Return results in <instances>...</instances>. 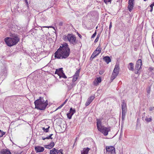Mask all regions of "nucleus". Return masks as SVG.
I'll list each match as a JSON object with an SVG mask.
<instances>
[{
    "label": "nucleus",
    "mask_w": 154,
    "mask_h": 154,
    "mask_svg": "<svg viewBox=\"0 0 154 154\" xmlns=\"http://www.w3.org/2000/svg\"><path fill=\"white\" fill-rule=\"evenodd\" d=\"M95 97L94 96H91L89 97L87 101L86 102L85 105L86 106H88L90 103L94 99Z\"/></svg>",
    "instance_id": "nucleus-11"
},
{
    "label": "nucleus",
    "mask_w": 154,
    "mask_h": 154,
    "mask_svg": "<svg viewBox=\"0 0 154 154\" xmlns=\"http://www.w3.org/2000/svg\"><path fill=\"white\" fill-rule=\"evenodd\" d=\"M152 120V117H150V118H148L146 117L145 119V121L146 122H150Z\"/></svg>",
    "instance_id": "nucleus-26"
},
{
    "label": "nucleus",
    "mask_w": 154,
    "mask_h": 154,
    "mask_svg": "<svg viewBox=\"0 0 154 154\" xmlns=\"http://www.w3.org/2000/svg\"><path fill=\"white\" fill-rule=\"evenodd\" d=\"M66 103V102L64 101V102L62 104L63 106Z\"/></svg>",
    "instance_id": "nucleus-51"
},
{
    "label": "nucleus",
    "mask_w": 154,
    "mask_h": 154,
    "mask_svg": "<svg viewBox=\"0 0 154 154\" xmlns=\"http://www.w3.org/2000/svg\"><path fill=\"white\" fill-rule=\"evenodd\" d=\"M126 112H122V119L124 120L125 117V114Z\"/></svg>",
    "instance_id": "nucleus-29"
},
{
    "label": "nucleus",
    "mask_w": 154,
    "mask_h": 154,
    "mask_svg": "<svg viewBox=\"0 0 154 154\" xmlns=\"http://www.w3.org/2000/svg\"><path fill=\"white\" fill-rule=\"evenodd\" d=\"M63 23L62 22H60L59 23V25L60 26H62L63 25Z\"/></svg>",
    "instance_id": "nucleus-41"
},
{
    "label": "nucleus",
    "mask_w": 154,
    "mask_h": 154,
    "mask_svg": "<svg viewBox=\"0 0 154 154\" xmlns=\"http://www.w3.org/2000/svg\"><path fill=\"white\" fill-rule=\"evenodd\" d=\"M68 100L67 99H66L65 101L66 102H67V101Z\"/></svg>",
    "instance_id": "nucleus-53"
},
{
    "label": "nucleus",
    "mask_w": 154,
    "mask_h": 154,
    "mask_svg": "<svg viewBox=\"0 0 154 154\" xmlns=\"http://www.w3.org/2000/svg\"><path fill=\"white\" fill-rule=\"evenodd\" d=\"M54 145V142H51L50 144L46 145L45 147L46 148L50 149L52 148Z\"/></svg>",
    "instance_id": "nucleus-20"
},
{
    "label": "nucleus",
    "mask_w": 154,
    "mask_h": 154,
    "mask_svg": "<svg viewBox=\"0 0 154 154\" xmlns=\"http://www.w3.org/2000/svg\"><path fill=\"white\" fill-rule=\"evenodd\" d=\"M53 134H50V135L46 137H42V139L43 140H45V139H53V138L51 137V136L53 135Z\"/></svg>",
    "instance_id": "nucleus-25"
},
{
    "label": "nucleus",
    "mask_w": 154,
    "mask_h": 154,
    "mask_svg": "<svg viewBox=\"0 0 154 154\" xmlns=\"http://www.w3.org/2000/svg\"><path fill=\"white\" fill-rule=\"evenodd\" d=\"M112 0H104V2L106 4L109 3L110 4Z\"/></svg>",
    "instance_id": "nucleus-33"
},
{
    "label": "nucleus",
    "mask_w": 154,
    "mask_h": 154,
    "mask_svg": "<svg viewBox=\"0 0 154 154\" xmlns=\"http://www.w3.org/2000/svg\"><path fill=\"white\" fill-rule=\"evenodd\" d=\"M1 154H11V153L9 150L3 149L1 152Z\"/></svg>",
    "instance_id": "nucleus-19"
},
{
    "label": "nucleus",
    "mask_w": 154,
    "mask_h": 154,
    "mask_svg": "<svg viewBox=\"0 0 154 154\" xmlns=\"http://www.w3.org/2000/svg\"><path fill=\"white\" fill-rule=\"evenodd\" d=\"M142 60L141 59H138L137 61L134 73L136 74H139V70L141 68L142 66Z\"/></svg>",
    "instance_id": "nucleus-6"
},
{
    "label": "nucleus",
    "mask_w": 154,
    "mask_h": 154,
    "mask_svg": "<svg viewBox=\"0 0 154 154\" xmlns=\"http://www.w3.org/2000/svg\"><path fill=\"white\" fill-rule=\"evenodd\" d=\"M97 127L98 130L102 133L104 135H107L108 132L110 131V129L102 125L100 120L97 119Z\"/></svg>",
    "instance_id": "nucleus-4"
},
{
    "label": "nucleus",
    "mask_w": 154,
    "mask_h": 154,
    "mask_svg": "<svg viewBox=\"0 0 154 154\" xmlns=\"http://www.w3.org/2000/svg\"><path fill=\"white\" fill-rule=\"evenodd\" d=\"M35 108L41 110H44L48 105L47 100L45 102L43 98L40 97L39 99L36 100L34 102Z\"/></svg>",
    "instance_id": "nucleus-3"
},
{
    "label": "nucleus",
    "mask_w": 154,
    "mask_h": 154,
    "mask_svg": "<svg viewBox=\"0 0 154 154\" xmlns=\"http://www.w3.org/2000/svg\"><path fill=\"white\" fill-rule=\"evenodd\" d=\"M142 119H143V117H142Z\"/></svg>",
    "instance_id": "nucleus-56"
},
{
    "label": "nucleus",
    "mask_w": 154,
    "mask_h": 154,
    "mask_svg": "<svg viewBox=\"0 0 154 154\" xmlns=\"http://www.w3.org/2000/svg\"><path fill=\"white\" fill-rule=\"evenodd\" d=\"M101 49L99 47V46L98 47L94 52L91 56V58L93 59L95 57L97 56L101 52Z\"/></svg>",
    "instance_id": "nucleus-7"
},
{
    "label": "nucleus",
    "mask_w": 154,
    "mask_h": 154,
    "mask_svg": "<svg viewBox=\"0 0 154 154\" xmlns=\"http://www.w3.org/2000/svg\"><path fill=\"white\" fill-rule=\"evenodd\" d=\"M75 112V109H73L72 108H71L69 111V112L70 114L73 113V114Z\"/></svg>",
    "instance_id": "nucleus-32"
},
{
    "label": "nucleus",
    "mask_w": 154,
    "mask_h": 154,
    "mask_svg": "<svg viewBox=\"0 0 154 154\" xmlns=\"http://www.w3.org/2000/svg\"><path fill=\"white\" fill-rule=\"evenodd\" d=\"M56 154H63L62 153V150L60 149V150H57Z\"/></svg>",
    "instance_id": "nucleus-35"
},
{
    "label": "nucleus",
    "mask_w": 154,
    "mask_h": 154,
    "mask_svg": "<svg viewBox=\"0 0 154 154\" xmlns=\"http://www.w3.org/2000/svg\"><path fill=\"white\" fill-rule=\"evenodd\" d=\"M151 91L150 87H149L147 89V95H149L150 94Z\"/></svg>",
    "instance_id": "nucleus-31"
},
{
    "label": "nucleus",
    "mask_w": 154,
    "mask_h": 154,
    "mask_svg": "<svg viewBox=\"0 0 154 154\" xmlns=\"http://www.w3.org/2000/svg\"><path fill=\"white\" fill-rule=\"evenodd\" d=\"M15 154H21V153L20 152H15Z\"/></svg>",
    "instance_id": "nucleus-47"
},
{
    "label": "nucleus",
    "mask_w": 154,
    "mask_h": 154,
    "mask_svg": "<svg viewBox=\"0 0 154 154\" xmlns=\"http://www.w3.org/2000/svg\"><path fill=\"white\" fill-rule=\"evenodd\" d=\"M103 59L107 64L109 63L111 61V59L109 57L106 56L103 58Z\"/></svg>",
    "instance_id": "nucleus-17"
},
{
    "label": "nucleus",
    "mask_w": 154,
    "mask_h": 154,
    "mask_svg": "<svg viewBox=\"0 0 154 154\" xmlns=\"http://www.w3.org/2000/svg\"><path fill=\"white\" fill-rule=\"evenodd\" d=\"M78 36L81 38L82 37V35L80 34H78Z\"/></svg>",
    "instance_id": "nucleus-45"
},
{
    "label": "nucleus",
    "mask_w": 154,
    "mask_h": 154,
    "mask_svg": "<svg viewBox=\"0 0 154 154\" xmlns=\"http://www.w3.org/2000/svg\"><path fill=\"white\" fill-rule=\"evenodd\" d=\"M25 3H26V5H27V6H28V2H27V0L25 1Z\"/></svg>",
    "instance_id": "nucleus-43"
},
{
    "label": "nucleus",
    "mask_w": 154,
    "mask_h": 154,
    "mask_svg": "<svg viewBox=\"0 0 154 154\" xmlns=\"http://www.w3.org/2000/svg\"><path fill=\"white\" fill-rule=\"evenodd\" d=\"M80 72V69H78L75 72V74L73 76L72 80V82H75L79 77V73Z\"/></svg>",
    "instance_id": "nucleus-9"
},
{
    "label": "nucleus",
    "mask_w": 154,
    "mask_h": 154,
    "mask_svg": "<svg viewBox=\"0 0 154 154\" xmlns=\"http://www.w3.org/2000/svg\"><path fill=\"white\" fill-rule=\"evenodd\" d=\"M57 150L55 148H54L52 150H50V154H56Z\"/></svg>",
    "instance_id": "nucleus-23"
},
{
    "label": "nucleus",
    "mask_w": 154,
    "mask_h": 154,
    "mask_svg": "<svg viewBox=\"0 0 154 154\" xmlns=\"http://www.w3.org/2000/svg\"><path fill=\"white\" fill-rule=\"evenodd\" d=\"M96 33H97L96 31L93 34V35L91 36V38H94L96 36Z\"/></svg>",
    "instance_id": "nucleus-37"
},
{
    "label": "nucleus",
    "mask_w": 154,
    "mask_h": 154,
    "mask_svg": "<svg viewBox=\"0 0 154 154\" xmlns=\"http://www.w3.org/2000/svg\"><path fill=\"white\" fill-rule=\"evenodd\" d=\"M99 37H100V35H97L96 38L95 39L94 41V42L96 43L97 42H98V41Z\"/></svg>",
    "instance_id": "nucleus-36"
},
{
    "label": "nucleus",
    "mask_w": 154,
    "mask_h": 154,
    "mask_svg": "<svg viewBox=\"0 0 154 154\" xmlns=\"http://www.w3.org/2000/svg\"><path fill=\"white\" fill-rule=\"evenodd\" d=\"M154 109V107L153 106H151L149 108V111H152Z\"/></svg>",
    "instance_id": "nucleus-38"
},
{
    "label": "nucleus",
    "mask_w": 154,
    "mask_h": 154,
    "mask_svg": "<svg viewBox=\"0 0 154 154\" xmlns=\"http://www.w3.org/2000/svg\"><path fill=\"white\" fill-rule=\"evenodd\" d=\"M47 27V28H49V27H50V28H51V27H51V26H44V27Z\"/></svg>",
    "instance_id": "nucleus-48"
},
{
    "label": "nucleus",
    "mask_w": 154,
    "mask_h": 154,
    "mask_svg": "<svg viewBox=\"0 0 154 154\" xmlns=\"http://www.w3.org/2000/svg\"><path fill=\"white\" fill-rule=\"evenodd\" d=\"M97 26L96 27V29H97Z\"/></svg>",
    "instance_id": "nucleus-54"
},
{
    "label": "nucleus",
    "mask_w": 154,
    "mask_h": 154,
    "mask_svg": "<svg viewBox=\"0 0 154 154\" xmlns=\"http://www.w3.org/2000/svg\"><path fill=\"white\" fill-rule=\"evenodd\" d=\"M152 10H153V8H151V9L150 10V11L151 12H152Z\"/></svg>",
    "instance_id": "nucleus-52"
},
{
    "label": "nucleus",
    "mask_w": 154,
    "mask_h": 154,
    "mask_svg": "<svg viewBox=\"0 0 154 154\" xmlns=\"http://www.w3.org/2000/svg\"><path fill=\"white\" fill-rule=\"evenodd\" d=\"M73 115V113L70 114V113H69L67 114V117L69 119H71L72 118V116Z\"/></svg>",
    "instance_id": "nucleus-30"
},
{
    "label": "nucleus",
    "mask_w": 154,
    "mask_h": 154,
    "mask_svg": "<svg viewBox=\"0 0 154 154\" xmlns=\"http://www.w3.org/2000/svg\"><path fill=\"white\" fill-rule=\"evenodd\" d=\"M50 126H48L47 128H45V127L42 128V130L45 132H48L49 131V128H50Z\"/></svg>",
    "instance_id": "nucleus-28"
},
{
    "label": "nucleus",
    "mask_w": 154,
    "mask_h": 154,
    "mask_svg": "<svg viewBox=\"0 0 154 154\" xmlns=\"http://www.w3.org/2000/svg\"><path fill=\"white\" fill-rule=\"evenodd\" d=\"M5 134V132H3L1 130H0V137L3 136Z\"/></svg>",
    "instance_id": "nucleus-34"
},
{
    "label": "nucleus",
    "mask_w": 154,
    "mask_h": 154,
    "mask_svg": "<svg viewBox=\"0 0 154 154\" xmlns=\"http://www.w3.org/2000/svg\"><path fill=\"white\" fill-rule=\"evenodd\" d=\"M103 71L102 70H101V71H100V72H99V74H102L103 73Z\"/></svg>",
    "instance_id": "nucleus-40"
},
{
    "label": "nucleus",
    "mask_w": 154,
    "mask_h": 154,
    "mask_svg": "<svg viewBox=\"0 0 154 154\" xmlns=\"http://www.w3.org/2000/svg\"><path fill=\"white\" fill-rule=\"evenodd\" d=\"M112 26V23L111 22L110 23V25L109 26V29H110Z\"/></svg>",
    "instance_id": "nucleus-39"
},
{
    "label": "nucleus",
    "mask_w": 154,
    "mask_h": 154,
    "mask_svg": "<svg viewBox=\"0 0 154 154\" xmlns=\"http://www.w3.org/2000/svg\"><path fill=\"white\" fill-rule=\"evenodd\" d=\"M128 67L129 70L131 71H134V65L132 63H130L128 65Z\"/></svg>",
    "instance_id": "nucleus-15"
},
{
    "label": "nucleus",
    "mask_w": 154,
    "mask_h": 154,
    "mask_svg": "<svg viewBox=\"0 0 154 154\" xmlns=\"http://www.w3.org/2000/svg\"><path fill=\"white\" fill-rule=\"evenodd\" d=\"M5 42L9 46L16 45L19 41L20 38L17 35H12L11 37H7L5 39Z\"/></svg>",
    "instance_id": "nucleus-2"
},
{
    "label": "nucleus",
    "mask_w": 154,
    "mask_h": 154,
    "mask_svg": "<svg viewBox=\"0 0 154 154\" xmlns=\"http://www.w3.org/2000/svg\"><path fill=\"white\" fill-rule=\"evenodd\" d=\"M66 103V102L64 101V102L62 104L63 106Z\"/></svg>",
    "instance_id": "nucleus-50"
},
{
    "label": "nucleus",
    "mask_w": 154,
    "mask_h": 154,
    "mask_svg": "<svg viewBox=\"0 0 154 154\" xmlns=\"http://www.w3.org/2000/svg\"><path fill=\"white\" fill-rule=\"evenodd\" d=\"M63 39L65 41H69L70 44L73 45H75L78 42L76 37L72 34H67V35H64Z\"/></svg>",
    "instance_id": "nucleus-5"
},
{
    "label": "nucleus",
    "mask_w": 154,
    "mask_h": 154,
    "mask_svg": "<svg viewBox=\"0 0 154 154\" xmlns=\"http://www.w3.org/2000/svg\"><path fill=\"white\" fill-rule=\"evenodd\" d=\"M134 1V0H129L128 8L130 12H131L133 9Z\"/></svg>",
    "instance_id": "nucleus-10"
},
{
    "label": "nucleus",
    "mask_w": 154,
    "mask_h": 154,
    "mask_svg": "<svg viewBox=\"0 0 154 154\" xmlns=\"http://www.w3.org/2000/svg\"><path fill=\"white\" fill-rule=\"evenodd\" d=\"M101 79L100 77L97 78L94 81L93 83L94 85H97L99 83L101 82Z\"/></svg>",
    "instance_id": "nucleus-16"
},
{
    "label": "nucleus",
    "mask_w": 154,
    "mask_h": 154,
    "mask_svg": "<svg viewBox=\"0 0 154 154\" xmlns=\"http://www.w3.org/2000/svg\"><path fill=\"white\" fill-rule=\"evenodd\" d=\"M149 70L151 71H152V68H149Z\"/></svg>",
    "instance_id": "nucleus-46"
},
{
    "label": "nucleus",
    "mask_w": 154,
    "mask_h": 154,
    "mask_svg": "<svg viewBox=\"0 0 154 154\" xmlns=\"http://www.w3.org/2000/svg\"><path fill=\"white\" fill-rule=\"evenodd\" d=\"M153 45V46H154V44Z\"/></svg>",
    "instance_id": "nucleus-57"
},
{
    "label": "nucleus",
    "mask_w": 154,
    "mask_h": 154,
    "mask_svg": "<svg viewBox=\"0 0 154 154\" xmlns=\"http://www.w3.org/2000/svg\"><path fill=\"white\" fill-rule=\"evenodd\" d=\"M76 84V83L75 82H72V83L70 85H69V87L70 88H71L74 87Z\"/></svg>",
    "instance_id": "nucleus-27"
},
{
    "label": "nucleus",
    "mask_w": 154,
    "mask_h": 154,
    "mask_svg": "<svg viewBox=\"0 0 154 154\" xmlns=\"http://www.w3.org/2000/svg\"><path fill=\"white\" fill-rule=\"evenodd\" d=\"M118 74L117 73H115V72H112L111 76L110 78V81L111 82H112L113 79H114L118 75Z\"/></svg>",
    "instance_id": "nucleus-21"
},
{
    "label": "nucleus",
    "mask_w": 154,
    "mask_h": 154,
    "mask_svg": "<svg viewBox=\"0 0 154 154\" xmlns=\"http://www.w3.org/2000/svg\"><path fill=\"white\" fill-rule=\"evenodd\" d=\"M154 6V3H152V4L150 5V7L151 8H153V6Z\"/></svg>",
    "instance_id": "nucleus-42"
},
{
    "label": "nucleus",
    "mask_w": 154,
    "mask_h": 154,
    "mask_svg": "<svg viewBox=\"0 0 154 154\" xmlns=\"http://www.w3.org/2000/svg\"><path fill=\"white\" fill-rule=\"evenodd\" d=\"M106 149L107 152L110 153V154L115 153V148L113 146H106Z\"/></svg>",
    "instance_id": "nucleus-8"
},
{
    "label": "nucleus",
    "mask_w": 154,
    "mask_h": 154,
    "mask_svg": "<svg viewBox=\"0 0 154 154\" xmlns=\"http://www.w3.org/2000/svg\"><path fill=\"white\" fill-rule=\"evenodd\" d=\"M90 149L87 148L86 149L84 148L81 151V154H88Z\"/></svg>",
    "instance_id": "nucleus-22"
},
{
    "label": "nucleus",
    "mask_w": 154,
    "mask_h": 154,
    "mask_svg": "<svg viewBox=\"0 0 154 154\" xmlns=\"http://www.w3.org/2000/svg\"><path fill=\"white\" fill-rule=\"evenodd\" d=\"M127 106L126 103L123 101L122 104V112H126Z\"/></svg>",
    "instance_id": "nucleus-13"
},
{
    "label": "nucleus",
    "mask_w": 154,
    "mask_h": 154,
    "mask_svg": "<svg viewBox=\"0 0 154 154\" xmlns=\"http://www.w3.org/2000/svg\"><path fill=\"white\" fill-rule=\"evenodd\" d=\"M145 112H144V113H143V114H145Z\"/></svg>",
    "instance_id": "nucleus-55"
},
{
    "label": "nucleus",
    "mask_w": 154,
    "mask_h": 154,
    "mask_svg": "<svg viewBox=\"0 0 154 154\" xmlns=\"http://www.w3.org/2000/svg\"><path fill=\"white\" fill-rule=\"evenodd\" d=\"M62 69L63 68H61L58 69H56L55 72V74H57L58 75H59L63 72Z\"/></svg>",
    "instance_id": "nucleus-18"
},
{
    "label": "nucleus",
    "mask_w": 154,
    "mask_h": 154,
    "mask_svg": "<svg viewBox=\"0 0 154 154\" xmlns=\"http://www.w3.org/2000/svg\"><path fill=\"white\" fill-rule=\"evenodd\" d=\"M63 106V105L62 104L61 105H60L58 107V109H60V108H61Z\"/></svg>",
    "instance_id": "nucleus-44"
},
{
    "label": "nucleus",
    "mask_w": 154,
    "mask_h": 154,
    "mask_svg": "<svg viewBox=\"0 0 154 154\" xmlns=\"http://www.w3.org/2000/svg\"><path fill=\"white\" fill-rule=\"evenodd\" d=\"M35 150L36 152H43L44 150V147L40 146H36L35 147Z\"/></svg>",
    "instance_id": "nucleus-12"
},
{
    "label": "nucleus",
    "mask_w": 154,
    "mask_h": 154,
    "mask_svg": "<svg viewBox=\"0 0 154 154\" xmlns=\"http://www.w3.org/2000/svg\"><path fill=\"white\" fill-rule=\"evenodd\" d=\"M119 65L118 64H116L115 66V68L113 71L114 73L115 72V73L119 74Z\"/></svg>",
    "instance_id": "nucleus-14"
},
{
    "label": "nucleus",
    "mask_w": 154,
    "mask_h": 154,
    "mask_svg": "<svg viewBox=\"0 0 154 154\" xmlns=\"http://www.w3.org/2000/svg\"><path fill=\"white\" fill-rule=\"evenodd\" d=\"M66 103V102L64 101V102L62 104L63 106Z\"/></svg>",
    "instance_id": "nucleus-49"
},
{
    "label": "nucleus",
    "mask_w": 154,
    "mask_h": 154,
    "mask_svg": "<svg viewBox=\"0 0 154 154\" xmlns=\"http://www.w3.org/2000/svg\"><path fill=\"white\" fill-rule=\"evenodd\" d=\"M70 49L69 45L66 43L61 45L60 48L54 53V57L57 59L67 58L69 55Z\"/></svg>",
    "instance_id": "nucleus-1"
},
{
    "label": "nucleus",
    "mask_w": 154,
    "mask_h": 154,
    "mask_svg": "<svg viewBox=\"0 0 154 154\" xmlns=\"http://www.w3.org/2000/svg\"><path fill=\"white\" fill-rule=\"evenodd\" d=\"M58 75L59 76L60 78H63L65 79L67 78V77L66 76L65 74L63 72Z\"/></svg>",
    "instance_id": "nucleus-24"
}]
</instances>
